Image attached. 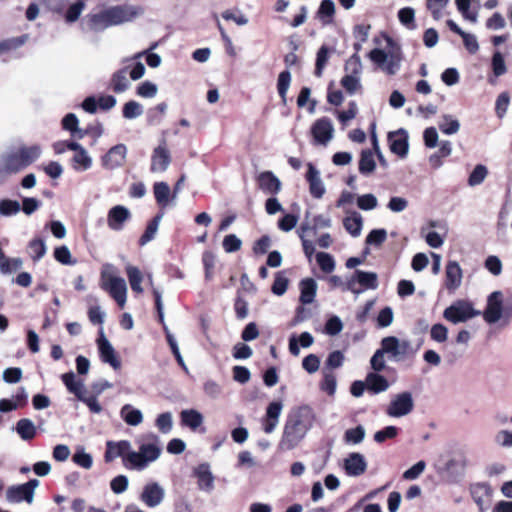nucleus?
Returning a JSON list of instances; mask_svg holds the SVG:
<instances>
[{"mask_svg": "<svg viewBox=\"0 0 512 512\" xmlns=\"http://www.w3.org/2000/svg\"><path fill=\"white\" fill-rule=\"evenodd\" d=\"M463 272L458 262L448 261L445 269V287L449 291L456 290L462 282Z\"/></svg>", "mask_w": 512, "mask_h": 512, "instance_id": "b1692460", "label": "nucleus"}, {"mask_svg": "<svg viewBox=\"0 0 512 512\" xmlns=\"http://www.w3.org/2000/svg\"><path fill=\"white\" fill-rule=\"evenodd\" d=\"M398 18L401 24L408 29H415V11L411 7H404L398 11Z\"/></svg>", "mask_w": 512, "mask_h": 512, "instance_id": "a18cd8bd", "label": "nucleus"}, {"mask_svg": "<svg viewBox=\"0 0 512 512\" xmlns=\"http://www.w3.org/2000/svg\"><path fill=\"white\" fill-rule=\"evenodd\" d=\"M54 258L63 265H71L75 263V261L72 260L70 250L65 245L55 248Z\"/></svg>", "mask_w": 512, "mask_h": 512, "instance_id": "680f3d73", "label": "nucleus"}, {"mask_svg": "<svg viewBox=\"0 0 512 512\" xmlns=\"http://www.w3.org/2000/svg\"><path fill=\"white\" fill-rule=\"evenodd\" d=\"M344 469L349 476H360L365 473L367 463L364 456L360 453H350L344 460Z\"/></svg>", "mask_w": 512, "mask_h": 512, "instance_id": "5701e85b", "label": "nucleus"}, {"mask_svg": "<svg viewBox=\"0 0 512 512\" xmlns=\"http://www.w3.org/2000/svg\"><path fill=\"white\" fill-rule=\"evenodd\" d=\"M193 475L197 478L199 489L210 491L214 488V476L210 471L208 463H201L193 470Z\"/></svg>", "mask_w": 512, "mask_h": 512, "instance_id": "393cba45", "label": "nucleus"}, {"mask_svg": "<svg viewBox=\"0 0 512 512\" xmlns=\"http://www.w3.org/2000/svg\"><path fill=\"white\" fill-rule=\"evenodd\" d=\"M291 82V74L288 70L280 72L277 81V90L282 102L286 103L287 91Z\"/></svg>", "mask_w": 512, "mask_h": 512, "instance_id": "79ce46f5", "label": "nucleus"}, {"mask_svg": "<svg viewBox=\"0 0 512 512\" xmlns=\"http://www.w3.org/2000/svg\"><path fill=\"white\" fill-rule=\"evenodd\" d=\"M126 274L132 291L137 294H141L143 292V288L141 286L143 275L139 268L136 266L128 265L126 267Z\"/></svg>", "mask_w": 512, "mask_h": 512, "instance_id": "72a5a7b5", "label": "nucleus"}, {"mask_svg": "<svg viewBox=\"0 0 512 512\" xmlns=\"http://www.w3.org/2000/svg\"><path fill=\"white\" fill-rule=\"evenodd\" d=\"M330 53H331V49L327 45H322L319 48V50L317 51L315 70H314V74L316 77L322 76L323 70L329 61Z\"/></svg>", "mask_w": 512, "mask_h": 512, "instance_id": "58836bf2", "label": "nucleus"}, {"mask_svg": "<svg viewBox=\"0 0 512 512\" xmlns=\"http://www.w3.org/2000/svg\"><path fill=\"white\" fill-rule=\"evenodd\" d=\"M38 485L39 481L37 479H30L24 484L10 486L6 491V498L12 503L26 501L30 504L33 501L34 490Z\"/></svg>", "mask_w": 512, "mask_h": 512, "instance_id": "1a4fd4ad", "label": "nucleus"}, {"mask_svg": "<svg viewBox=\"0 0 512 512\" xmlns=\"http://www.w3.org/2000/svg\"><path fill=\"white\" fill-rule=\"evenodd\" d=\"M84 7H85V4L83 1H77L74 4H72L71 6H69V8L67 9L66 14H65L66 21L68 23H73V22L77 21L78 18L80 17V14H81L82 10L84 9Z\"/></svg>", "mask_w": 512, "mask_h": 512, "instance_id": "338daca9", "label": "nucleus"}, {"mask_svg": "<svg viewBox=\"0 0 512 512\" xmlns=\"http://www.w3.org/2000/svg\"><path fill=\"white\" fill-rule=\"evenodd\" d=\"M366 383L367 389L374 394L384 392L389 387L387 379L384 376L378 374V372L369 373L366 377Z\"/></svg>", "mask_w": 512, "mask_h": 512, "instance_id": "c85d7f7f", "label": "nucleus"}, {"mask_svg": "<svg viewBox=\"0 0 512 512\" xmlns=\"http://www.w3.org/2000/svg\"><path fill=\"white\" fill-rule=\"evenodd\" d=\"M288 285H289V279L284 276V272L283 271L277 272L275 274L274 282L271 286V291L273 294H275L277 296H281L287 291Z\"/></svg>", "mask_w": 512, "mask_h": 512, "instance_id": "c03bdc74", "label": "nucleus"}, {"mask_svg": "<svg viewBox=\"0 0 512 512\" xmlns=\"http://www.w3.org/2000/svg\"><path fill=\"white\" fill-rule=\"evenodd\" d=\"M414 407L412 395L409 392L398 394L388 405L387 415L390 417H401L409 414Z\"/></svg>", "mask_w": 512, "mask_h": 512, "instance_id": "9d476101", "label": "nucleus"}, {"mask_svg": "<svg viewBox=\"0 0 512 512\" xmlns=\"http://www.w3.org/2000/svg\"><path fill=\"white\" fill-rule=\"evenodd\" d=\"M408 138V133L403 128L389 132L387 140L390 151L400 158H405L409 151Z\"/></svg>", "mask_w": 512, "mask_h": 512, "instance_id": "ddd939ff", "label": "nucleus"}, {"mask_svg": "<svg viewBox=\"0 0 512 512\" xmlns=\"http://www.w3.org/2000/svg\"><path fill=\"white\" fill-rule=\"evenodd\" d=\"M399 348V339L395 336H388L382 339L381 348L378 349L383 354L390 353L395 356V352Z\"/></svg>", "mask_w": 512, "mask_h": 512, "instance_id": "4d7b16f0", "label": "nucleus"}, {"mask_svg": "<svg viewBox=\"0 0 512 512\" xmlns=\"http://www.w3.org/2000/svg\"><path fill=\"white\" fill-rule=\"evenodd\" d=\"M234 310L236 317L240 320L248 316V302L241 296L240 292L237 293L234 300Z\"/></svg>", "mask_w": 512, "mask_h": 512, "instance_id": "e2e57ef3", "label": "nucleus"}, {"mask_svg": "<svg viewBox=\"0 0 512 512\" xmlns=\"http://www.w3.org/2000/svg\"><path fill=\"white\" fill-rule=\"evenodd\" d=\"M282 408L283 404L280 401H273L267 406L265 415L261 420L262 429L266 434H270L276 429Z\"/></svg>", "mask_w": 512, "mask_h": 512, "instance_id": "a211bd4d", "label": "nucleus"}, {"mask_svg": "<svg viewBox=\"0 0 512 512\" xmlns=\"http://www.w3.org/2000/svg\"><path fill=\"white\" fill-rule=\"evenodd\" d=\"M376 163L373 153L370 149H365L361 152L359 160V172L363 175H369L374 172Z\"/></svg>", "mask_w": 512, "mask_h": 512, "instance_id": "e433bc0d", "label": "nucleus"}, {"mask_svg": "<svg viewBox=\"0 0 512 512\" xmlns=\"http://www.w3.org/2000/svg\"><path fill=\"white\" fill-rule=\"evenodd\" d=\"M164 496L165 491L159 483L149 482L143 487L139 499L147 507L154 508L162 503Z\"/></svg>", "mask_w": 512, "mask_h": 512, "instance_id": "2eb2a0df", "label": "nucleus"}, {"mask_svg": "<svg viewBox=\"0 0 512 512\" xmlns=\"http://www.w3.org/2000/svg\"><path fill=\"white\" fill-rule=\"evenodd\" d=\"M128 67H123L115 71L110 80V86L113 92L122 93L129 88V81L127 79Z\"/></svg>", "mask_w": 512, "mask_h": 512, "instance_id": "cd10ccee", "label": "nucleus"}, {"mask_svg": "<svg viewBox=\"0 0 512 512\" xmlns=\"http://www.w3.org/2000/svg\"><path fill=\"white\" fill-rule=\"evenodd\" d=\"M16 432L25 441L32 440L36 436V427L28 418H21L16 424Z\"/></svg>", "mask_w": 512, "mask_h": 512, "instance_id": "473e14b6", "label": "nucleus"}, {"mask_svg": "<svg viewBox=\"0 0 512 512\" xmlns=\"http://www.w3.org/2000/svg\"><path fill=\"white\" fill-rule=\"evenodd\" d=\"M122 419L131 426H137L143 421V415L140 410L134 409L131 405L126 404L120 411Z\"/></svg>", "mask_w": 512, "mask_h": 512, "instance_id": "c9c22d12", "label": "nucleus"}, {"mask_svg": "<svg viewBox=\"0 0 512 512\" xmlns=\"http://www.w3.org/2000/svg\"><path fill=\"white\" fill-rule=\"evenodd\" d=\"M28 249L34 262L40 260L46 253V246L41 238L32 239L28 244Z\"/></svg>", "mask_w": 512, "mask_h": 512, "instance_id": "a19ab883", "label": "nucleus"}, {"mask_svg": "<svg viewBox=\"0 0 512 512\" xmlns=\"http://www.w3.org/2000/svg\"><path fill=\"white\" fill-rule=\"evenodd\" d=\"M159 438L151 434L147 436V441L139 445L137 452L131 451L125 457V467L128 469L143 470L149 463L157 460L161 454Z\"/></svg>", "mask_w": 512, "mask_h": 512, "instance_id": "20e7f679", "label": "nucleus"}, {"mask_svg": "<svg viewBox=\"0 0 512 512\" xmlns=\"http://www.w3.org/2000/svg\"><path fill=\"white\" fill-rule=\"evenodd\" d=\"M136 93L144 98H152L157 93V86L150 81H144L137 86Z\"/></svg>", "mask_w": 512, "mask_h": 512, "instance_id": "774afa93", "label": "nucleus"}, {"mask_svg": "<svg viewBox=\"0 0 512 512\" xmlns=\"http://www.w3.org/2000/svg\"><path fill=\"white\" fill-rule=\"evenodd\" d=\"M97 346L99 350V356L102 362L108 363L115 370L121 367V361L116 354L115 349L105 337L103 329L99 330V337L97 338Z\"/></svg>", "mask_w": 512, "mask_h": 512, "instance_id": "f8f14e48", "label": "nucleus"}, {"mask_svg": "<svg viewBox=\"0 0 512 512\" xmlns=\"http://www.w3.org/2000/svg\"><path fill=\"white\" fill-rule=\"evenodd\" d=\"M491 65H492V70H493L495 77H499V76L505 74L507 71L504 57L499 51H496L493 54Z\"/></svg>", "mask_w": 512, "mask_h": 512, "instance_id": "052dcab7", "label": "nucleus"}, {"mask_svg": "<svg viewBox=\"0 0 512 512\" xmlns=\"http://www.w3.org/2000/svg\"><path fill=\"white\" fill-rule=\"evenodd\" d=\"M341 85L350 95H353L361 88L359 77L351 74H346L342 77Z\"/></svg>", "mask_w": 512, "mask_h": 512, "instance_id": "de8ad7c7", "label": "nucleus"}, {"mask_svg": "<svg viewBox=\"0 0 512 512\" xmlns=\"http://www.w3.org/2000/svg\"><path fill=\"white\" fill-rule=\"evenodd\" d=\"M242 241L235 235H226L223 239L222 246L225 252L232 253L241 249Z\"/></svg>", "mask_w": 512, "mask_h": 512, "instance_id": "bf43d9fd", "label": "nucleus"}, {"mask_svg": "<svg viewBox=\"0 0 512 512\" xmlns=\"http://www.w3.org/2000/svg\"><path fill=\"white\" fill-rule=\"evenodd\" d=\"M387 239V232L385 229H373L366 237V244L380 246Z\"/></svg>", "mask_w": 512, "mask_h": 512, "instance_id": "13d9d810", "label": "nucleus"}, {"mask_svg": "<svg viewBox=\"0 0 512 512\" xmlns=\"http://www.w3.org/2000/svg\"><path fill=\"white\" fill-rule=\"evenodd\" d=\"M300 297L299 301L302 305L311 304L317 292V284L313 278H305L299 284Z\"/></svg>", "mask_w": 512, "mask_h": 512, "instance_id": "a878e982", "label": "nucleus"}, {"mask_svg": "<svg viewBox=\"0 0 512 512\" xmlns=\"http://www.w3.org/2000/svg\"><path fill=\"white\" fill-rule=\"evenodd\" d=\"M155 200L158 205L165 207L169 202L170 187L166 182H156L153 186Z\"/></svg>", "mask_w": 512, "mask_h": 512, "instance_id": "ea45409f", "label": "nucleus"}, {"mask_svg": "<svg viewBox=\"0 0 512 512\" xmlns=\"http://www.w3.org/2000/svg\"><path fill=\"white\" fill-rule=\"evenodd\" d=\"M155 425L161 433H169L173 426L172 415L170 412H164L157 416Z\"/></svg>", "mask_w": 512, "mask_h": 512, "instance_id": "603ef678", "label": "nucleus"}, {"mask_svg": "<svg viewBox=\"0 0 512 512\" xmlns=\"http://www.w3.org/2000/svg\"><path fill=\"white\" fill-rule=\"evenodd\" d=\"M136 16V12L126 6H114L99 13H91L86 16V25L89 30L102 31L109 26L119 25L130 21Z\"/></svg>", "mask_w": 512, "mask_h": 512, "instance_id": "7ed1b4c3", "label": "nucleus"}, {"mask_svg": "<svg viewBox=\"0 0 512 512\" xmlns=\"http://www.w3.org/2000/svg\"><path fill=\"white\" fill-rule=\"evenodd\" d=\"M460 124L456 119L449 115L443 117V121L439 123V129L447 135L455 134L458 132Z\"/></svg>", "mask_w": 512, "mask_h": 512, "instance_id": "5fc2aeb1", "label": "nucleus"}, {"mask_svg": "<svg viewBox=\"0 0 512 512\" xmlns=\"http://www.w3.org/2000/svg\"><path fill=\"white\" fill-rule=\"evenodd\" d=\"M305 177L309 183V192L312 197L316 199L322 198L325 194V187L320 178V172L312 163L307 164V172Z\"/></svg>", "mask_w": 512, "mask_h": 512, "instance_id": "412c9836", "label": "nucleus"}, {"mask_svg": "<svg viewBox=\"0 0 512 512\" xmlns=\"http://www.w3.org/2000/svg\"><path fill=\"white\" fill-rule=\"evenodd\" d=\"M181 424L196 430L203 423V416L194 409L183 410L180 413Z\"/></svg>", "mask_w": 512, "mask_h": 512, "instance_id": "7c9ffc66", "label": "nucleus"}, {"mask_svg": "<svg viewBox=\"0 0 512 512\" xmlns=\"http://www.w3.org/2000/svg\"><path fill=\"white\" fill-rule=\"evenodd\" d=\"M171 163V154L167 148L165 139H162L160 144L154 148L151 156V172H164Z\"/></svg>", "mask_w": 512, "mask_h": 512, "instance_id": "4468645a", "label": "nucleus"}, {"mask_svg": "<svg viewBox=\"0 0 512 512\" xmlns=\"http://www.w3.org/2000/svg\"><path fill=\"white\" fill-rule=\"evenodd\" d=\"M336 386L337 383L335 375L332 372H325L320 383V389L328 395L332 396L336 392Z\"/></svg>", "mask_w": 512, "mask_h": 512, "instance_id": "3c124183", "label": "nucleus"}, {"mask_svg": "<svg viewBox=\"0 0 512 512\" xmlns=\"http://www.w3.org/2000/svg\"><path fill=\"white\" fill-rule=\"evenodd\" d=\"M143 112L142 106L140 103L130 100L126 102L122 109V115L126 119H134L140 116Z\"/></svg>", "mask_w": 512, "mask_h": 512, "instance_id": "49530a36", "label": "nucleus"}, {"mask_svg": "<svg viewBox=\"0 0 512 512\" xmlns=\"http://www.w3.org/2000/svg\"><path fill=\"white\" fill-rule=\"evenodd\" d=\"M21 210L20 204L16 200L3 199L0 200V214L3 216H11L17 214Z\"/></svg>", "mask_w": 512, "mask_h": 512, "instance_id": "864d4df0", "label": "nucleus"}, {"mask_svg": "<svg viewBox=\"0 0 512 512\" xmlns=\"http://www.w3.org/2000/svg\"><path fill=\"white\" fill-rule=\"evenodd\" d=\"M258 188L266 194L277 195L282 188V183L272 171H263L256 177Z\"/></svg>", "mask_w": 512, "mask_h": 512, "instance_id": "6ab92c4d", "label": "nucleus"}, {"mask_svg": "<svg viewBox=\"0 0 512 512\" xmlns=\"http://www.w3.org/2000/svg\"><path fill=\"white\" fill-rule=\"evenodd\" d=\"M452 146L450 141H442L440 143V147L438 151H436L434 154L430 155L429 157V165L433 169H438L443 164V159L448 157L451 154Z\"/></svg>", "mask_w": 512, "mask_h": 512, "instance_id": "c756f323", "label": "nucleus"}, {"mask_svg": "<svg viewBox=\"0 0 512 512\" xmlns=\"http://www.w3.org/2000/svg\"><path fill=\"white\" fill-rule=\"evenodd\" d=\"M317 263L320 267V269L324 273H331L335 268V261L334 258L325 252H319L316 255Z\"/></svg>", "mask_w": 512, "mask_h": 512, "instance_id": "09e8293b", "label": "nucleus"}, {"mask_svg": "<svg viewBox=\"0 0 512 512\" xmlns=\"http://www.w3.org/2000/svg\"><path fill=\"white\" fill-rule=\"evenodd\" d=\"M41 155V147L37 144L20 146L19 148L3 154L0 157V184L4 183L12 174L19 173Z\"/></svg>", "mask_w": 512, "mask_h": 512, "instance_id": "f03ea898", "label": "nucleus"}, {"mask_svg": "<svg viewBox=\"0 0 512 512\" xmlns=\"http://www.w3.org/2000/svg\"><path fill=\"white\" fill-rule=\"evenodd\" d=\"M335 16V4L332 0H322L318 11L316 12V17L322 23V25H330L334 22Z\"/></svg>", "mask_w": 512, "mask_h": 512, "instance_id": "bb28decb", "label": "nucleus"}, {"mask_svg": "<svg viewBox=\"0 0 512 512\" xmlns=\"http://www.w3.org/2000/svg\"><path fill=\"white\" fill-rule=\"evenodd\" d=\"M386 40L390 48L388 53L382 49L374 48L369 52L368 57L388 75H394L400 68L402 51L400 46L396 45L391 37H387Z\"/></svg>", "mask_w": 512, "mask_h": 512, "instance_id": "39448f33", "label": "nucleus"}, {"mask_svg": "<svg viewBox=\"0 0 512 512\" xmlns=\"http://www.w3.org/2000/svg\"><path fill=\"white\" fill-rule=\"evenodd\" d=\"M333 132V125L328 117L317 119L311 127V134L319 144H327L332 139Z\"/></svg>", "mask_w": 512, "mask_h": 512, "instance_id": "f3484780", "label": "nucleus"}, {"mask_svg": "<svg viewBox=\"0 0 512 512\" xmlns=\"http://www.w3.org/2000/svg\"><path fill=\"white\" fill-rule=\"evenodd\" d=\"M131 445L127 440H121L118 442L108 441L106 444V451L104 454L105 462H112L115 458L121 457L123 464L125 465V457L127 453H130Z\"/></svg>", "mask_w": 512, "mask_h": 512, "instance_id": "4be33fe9", "label": "nucleus"}, {"mask_svg": "<svg viewBox=\"0 0 512 512\" xmlns=\"http://www.w3.org/2000/svg\"><path fill=\"white\" fill-rule=\"evenodd\" d=\"M127 156L126 145L120 143L111 147L101 158V164L105 169H116L121 167Z\"/></svg>", "mask_w": 512, "mask_h": 512, "instance_id": "dca6fc26", "label": "nucleus"}, {"mask_svg": "<svg viewBox=\"0 0 512 512\" xmlns=\"http://www.w3.org/2000/svg\"><path fill=\"white\" fill-rule=\"evenodd\" d=\"M215 255L211 251H205L202 254V263L204 267L205 279L210 281L214 277V269H215Z\"/></svg>", "mask_w": 512, "mask_h": 512, "instance_id": "37998d69", "label": "nucleus"}, {"mask_svg": "<svg viewBox=\"0 0 512 512\" xmlns=\"http://www.w3.org/2000/svg\"><path fill=\"white\" fill-rule=\"evenodd\" d=\"M377 286L376 273L356 270L353 277L346 282L344 289L360 293L363 289H376Z\"/></svg>", "mask_w": 512, "mask_h": 512, "instance_id": "6e6552de", "label": "nucleus"}, {"mask_svg": "<svg viewBox=\"0 0 512 512\" xmlns=\"http://www.w3.org/2000/svg\"><path fill=\"white\" fill-rule=\"evenodd\" d=\"M131 217L128 208L123 205L113 206L107 214V224L111 230L120 231L124 228L125 222Z\"/></svg>", "mask_w": 512, "mask_h": 512, "instance_id": "aec40b11", "label": "nucleus"}, {"mask_svg": "<svg viewBox=\"0 0 512 512\" xmlns=\"http://www.w3.org/2000/svg\"><path fill=\"white\" fill-rule=\"evenodd\" d=\"M365 437V430L361 425L355 428L346 430L344 439L348 443L358 444L363 441Z\"/></svg>", "mask_w": 512, "mask_h": 512, "instance_id": "6e6d98bb", "label": "nucleus"}, {"mask_svg": "<svg viewBox=\"0 0 512 512\" xmlns=\"http://www.w3.org/2000/svg\"><path fill=\"white\" fill-rule=\"evenodd\" d=\"M315 421V412L309 405L293 408L287 415L279 447L282 450H292L297 447Z\"/></svg>", "mask_w": 512, "mask_h": 512, "instance_id": "f257e3e1", "label": "nucleus"}, {"mask_svg": "<svg viewBox=\"0 0 512 512\" xmlns=\"http://www.w3.org/2000/svg\"><path fill=\"white\" fill-rule=\"evenodd\" d=\"M480 311L475 310L471 303L460 301L457 304L450 305L444 310L443 316L446 320L457 324L465 322L475 316H478Z\"/></svg>", "mask_w": 512, "mask_h": 512, "instance_id": "0eeeda50", "label": "nucleus"}, {"mask_svg": "<svg viewBox=\"0 0 512 512\" xmlns=\"http://www.w3.org/2000/svg\"><path fill=\"white\" fill-rule=\"evenodd\" d=\"M75 154L72 158V166L76 170H87L92 165V160L87 154V151L80 145V149L74 151Z\"/></svg>", "mask_w": 512, "mask_h": 512, "instance_id": "4c0bfd02", "label": "nucleus"}, {"mask_svg": "<svg viewBox=\"0 0 512 512\" xmlns=\"http://www.w3.org/2000/svg\"><path fill=\"white\" fill-rule=\"evenodd\" d=\"M362 225V217L357 212H353L351 216H347L343 219L344 228L348 233H350L354 237L360 235Z\"/></svg>", "mask_w": 512, "mask_h": 512, "instance_id": "f704fd0d", "label": "nucleus"}, {"mask_svg": "<svg viewBox=\"0 0 512 512\" xmlns=\"http://www.w3.org/2000/svg\"><path fill=\"white\" fill-rule=\"evenodd\" d=\"M163 217V213L160 212L156 214L147 224L144 233L139 238V245L144 246L148 242H150L154 237L158 230L159 223Z\"/></svg>", "mask_w": 512, "mask_h": 512, "instance_id": "2f4dec72", "label": "nucleus"}, {"mask_svg": "<svg viewBox=\"0 0 512 512\" xmlns=\"http://www.w3.org/2000/svg\"><path fill=\"white\" fill-rule=\"evenodd\" d=\"M398 435V428L395 426H387L374 434V441L383 443L387 439H393Z\"/></svg>", "mask_w": 512, "mask_h": 512, "instance_id": "0e129e2a", "label": "nucleus"}, {"mask_svg": "<svg viewBox=\"0 0 512 512\" xmlns=\"http://www.w3.org/2000/svg\"><path fill=\"white\" fill-rule=\"evenodd\" d=\"M503 311V295L501 291L492 292L487 298V305L483 312L484 320L494 324L500 320Z\"/></svg>", "mask_w": 512, "mask_h": 512, "instance_id": "9b49d317", "label": "nucleus"}, {"mask_svg": "<svg viewBox=\"0 0 512 512\" xmlns=\"http://www.w3.org/2000/svg\"><path fill=\"white\" fill-rule=\"evenodd\" d=\"M72 460L75 464L85 469H90L93 464L91 455L84 452V450H77L74 453Z\"/></svg>", "mask_w": 512, "mask_h": 512, "instance_id": "69168bd1", "label": "nucleus"}, {"mask_svg": "<svg viewBox=\"0 0 512 512\" xmlns=\"http://www.w3.org/2000/svg\"><path fill=\"white\" fill-rule=\"evenodd\" d=\"M101 287L110 294L120 308L125 306L127 286L123 278L107 275L105 272H102Z\"/></svg>", "mask_w": 512, "mask_h": 512, "instance_id": "423d86ee", "label": "nucleus"}, {"mask_svg": "<svg viewBox=\"0 0 512 512\" xmlns=\"http://www.w3.org/2000/svg\"><path fill=\"white\" fill-rule=\"evenodd\" d=\"M487 174H488V170L484 165H482V164L476 165V167L473 169V171L469 175L468 184L470 186H476V185L481 184L485 180Z\"/></svg>", "mask_w": 512, "mask_h": 512, "instance_id": "8fccbe9b", "label": "nucleus"}]
</instances>
